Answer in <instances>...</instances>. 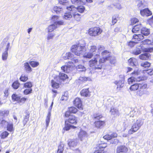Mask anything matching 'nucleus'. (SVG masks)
<instances>
[{
	"mask_svg": "<svg viewBox=\"0 0 153 153\" xmlns=\"http://www.w3.org/2000/svg\"><path fill=\"white\" fill-rule=\"evenodd\" d=\"M151 64L148 62H142L140 64V66L145 68H148L150 66Z\"/></svg>",
	"mask_w": 153,
	"mask_h": 153,
	"instance_id": "nucleus-40",
	"label": "nucleus"
},
{
	"mask_svg": "<svg viewBox=\"0 0 153 153\" xmlns=\"http://www.w3.org/2000/svg\"><path fill=\"white\" fill-rule=\"evenodd\" d=\"M9 135V133L6 131H3L0 134V136L1 139H4L7 137Z\"/></svg>",
	"mask_w": 153,
	"mask_h": 153,
	"instance_id": "nucleus-43",
	"label": "nucleus"
},
{
	"mask_svg": "<svg viewBox=\"0 0 153 153\" xmlns=\"http://www.w3.org/2000/svg\"><path fill=\"white\" fill-rule=\"evenodd\" d=\"M53 105V102H52L50 107L49 110L48 111L46 119V123L47 127H48V126L50 122V119L51 116V111Z\"/></svg>",
	"mask_w": 153,
	"mask_h": 153,
	"instance_id": "nucleus-20",
	"label": "nucleus"
},
{
	"mask_svg": "<svg viewBox=\"0 0 153 153\" xmlns=\"http://www.w3.org/2000/svg\"><path fill=\"white\" fill-rule=\"evenodd\" d=\"M140 48L138 49H136L135 51L133 52V53L135 55H137L141 53L143 51L144 52H151L153 51V48H145L143 49L141 47L139 46Z\"/></svg>",
	"mask_w": 153,
	"mask_h": 153,
	"instance_id": "nucleus-10",
	"label": "nucleus"
},
{
	"mask_svg": "<svg viewBox=\"0 0 153 153\" xmlns=\"http://www.w3.org/2000/svg\"><path fill=\"white\" fill-rule=\"evenodd\" d=\"M57 28V26L54 23L48 26V32H51L56 29Z\"/></svg>",
	"mask_w": 153,
	"mask_h": 153,
	"instance_id": "nucleus-31",
	"label": "nucleus"
},
{
	"mask_svg": "<svg viewBox=\"0 0 153 153\" xmlns=\"http://www.w3.org/2000/svg\"><path fill=\"white\" fill-rule=\"evenodd\" d=\"M9 114V111L7 110L0 111V115L2 116H7Z\"/></svg>",
	"mask_w": 153,
	"mask_h": 153,
	"instance_id": "nucleus-49",
	"label": "nucleus"
},
{
	"mask_svg": "<svg viewBox=\"0 0 153 153\" xmlns=\"http://www.w3.org/2000/svg\"><path fill=\"white\" fill-rule=\"evenodd\" d=\"M54 36L55 34L53 33H49L48 34L47 37V40H49L52 39Z\"/></svg>",
	"mask_w": 153,
	"mask_h": 153,
	"instance_id": "nucleus-56",
	"label": "nucleus"
},
{
	"mask_svg": "<svg viewBox=\"0 0 153 153\" xmlns=\"http://www.w3.org/2000/svg\"><path fill=\"white\" fill-rule=\"evenodd\" d=\"M85 43L83 44L78 43L72 45L71 48V51L77 56L82 55L86 50Z\"/></svg>",
	"mask_w": 153,
	"mask_h": 153,
	"instance_id": "nucleus-4",
	"label": "nucleus"
},
{
	"mask_svg": "<svg viewBox=\"0 0 153 153\" xmlns=\"http://www.w3.org/2000/svg\"><path fill=\"white\" fill-rule=\"evenodd\" d=\"M74 55L70 52H67L65 54V56L64 57L65 59H71L72 60L74 59Z\"/></svg>",
	"mask_w": 153,
	"mask_h": 153,
	"instance_id": "nucleus-27",
	"label": "nucleus"
},
{
	"mask_svg": "<svg viewBox=\"0 0 153 153\" xmlns=\"http://www.w3.org/2000/svg\"><path fill=\"white\" fill-rule=\"evenodd\" d=\"M8 53L7 51H5L2 54V59L4 60H6L7 58Z\"/></svg>",
	"mask_w": 153,
	"mask_h": 153,
	"instance_id": "nucleus-52",
	"label": "nucleus"
},
{
	"mask_svg": "<svg viewBox=\"0 0 153 153\" xmlns=\"http://www.w3.org/2000/svg\"><path fill=\"white\" fill-rule=\"evenodd\" d=\"M103 117L102 114L99 113H96L93 114L92 116V118L94 120H99Z\"/></svg>",
	"mask_w": 153,
	"mask_h": 153,
	"instance_id": "nucleus-22",
	"label": "nucleus"
},
{
	"mask_svg": "<svg viewBox=\"0 0 153 153\" xmlns=\"http://www.w3.org/2000/svg\"><path fill=\"white\" fill-rule=\"evenodd\" d=\"M143 124V122L141 119L137 120L136 122L132 125L131 128L128 131V134L131 135L136 132L140 129Z\"/></svg>",
	"mask_w": 153,
	"mask_h": 153,
	"instance_id": "nucleus-5",
	"label": "nucleus"
},
{
	"mask_svg": "<svg viewBox=\"0 0 153 153\" xmlns=\"http://www.w3.org/2000/svg\"><path fill=\"white\" fill-rule=\"evenodd\" d=\"M139 85L141 83H135L131 86L130 89L131 91H135L137 90L139 87Z\"/></svg>",
	"mask_w": 153,
	"mask_h": 153,
	"instance_id": "nucleus-36",
	"label": "nucleus"
},
{
	"mask_svg": "<svg viewBox=\"0 0 153 153\" xmlns=\"http://www.w3.org/2000/svg\"><path fill=\"white\" fill-rule=\"evenodd\" d=\"M105 151L103 150H96L93 153H105Z\"/></svg>",
	"mask_w": 153,
	"mask_h": 153,
	"instance_id": "nucleus-64",
	"label": "nucleus"
},
{
	"mask_svg": "<svg viewBox=\"0 0 153 153\" xmlns=\"http://www.w3.org/2000/svg\"><path fill=\"white\" fill-rule=\"evenodd\" d=\"M7 122L4 120H2L0 121V125L3 126L6 125Z\"/></svg>",
	"mask_w": 153,
	"mask_h": 153,
	"instance_id": "nucleus-59",
	"label": "nucleus"
},
{
	"mask_svg": "<svg viewBox=\"0 0 153 153\" xmlns=\"http://www.w3.org/2000/svg\"><path fill=\"white\" fill-rule=\"evenodd\" d=\"M148 22L150 25L153 23V15L149 19Z\"/></svg>",
	"mask_w": 153,
	"mask_h": 153,
	"instance_id": "nucleus-63",
	"label": "nucleus"
},
{
	"mask_svg": "<svg viewBox=\"0 0 153 153\" xmlns=\"http://www.w3.org/2000/svg\"><path fill=\"white\" fill-rule=\"evenodd\" d=\"M72 17V15L70 13H66L65 14L64 18L66 19H69Z\"/></svg>",
	"mask_w": 153,
	"mask_h": 153,
	"instance_id": "nucleus-51",
	"label": "nucleus"
},
{
	"mask_svg": "<svg viewBox=\"0 0 153 153\" xmlns=\"http://www.w3.org/2000/svg\"><path fill=\"white\" fill-rule=\"evenodd\" d=\"M24 67L25 71L27 73H29L32 71V68L28 62H26L24 63Z\"/></svg>",
	"mask_w": 153,
	"mask_h": 153,
	"instance_id": "nucleus-26",
	"label": "nucleus"
},
{
	"mask_svg": "<svg viewBox=\"0 0 153 153\" xmlns=\"http://www.w3.org/2000/svg\"><path fill=\"white\" fill-rule=\"evenodd\" d=\"M68 144L70 147H73L77 145V142L75 140H69L68 142Z\"/></svg>",
	"mask_w": 153,
	"mask_h": 153,
	"instance_id": "nucleus-37",
	"label": "nucleus"
},
{
	"mask_svg": "<svg viewBox=\"0 0 153 153\" xmlns=\"http://www.w3.org/2000/svg\"><path fill=\"white\" fill-rule=\"evenodd\" d=\"M137 43L136 42L130 41L127 43V45L130 47L132 48L134 47L135 45Z\"/></svg>",
	"mask_w": 153,
	"mask_h": 153,
	"instance_id": "nucleus-50",
	"label": "nucleus"
},
{
	"mask_svg": "<svg viewBox=\"0 0 153 153\" xmlns=\"http://www.w3.org/2000/svg\"><path fill=\"white\" fill-rule=\"evenodd\" d=\"M78 111L77 108L74 106H71L68 108L67 111L63 114L64 117H68L70 115H74L72 114H76Z\"/></svg>",
	"mask_w": 153,
	"mask_h": 153,
	"instance_id": "nucleus-8",
	"label": "nucleus"
},
{
	"mask_svg": "<svg viewBox=\"0 0 153 153\" xmlns=\"http://www.w3.org/2000/svg\"><path fill=\"white\" fill-rule=\"evenodd\" d=\"M102 57L100 58V54H96L94 58L89 61V66L95 70L101 69L105 62L110 60L112 57L111 53L107 50H104L101 53Z\"/></svg>",
	"mask_w": 153,
	"mask_h": 153,
	"instance_id": "nucleus-1",
	"label": "nucleus"
},
{
	"mask_svg": "<svg viewBox=\"0 0 153 153\" xmlns=\"http://www.w3.org/2000/svg\"><path fill=\"white\" fill-rule=\"evenodd\" d=\"M142 27L141 24L137 25L134 26L132 30V32L133 33H137L141 31Z\"/></svg>",
	"mask_w": 153,
	"mask_h": 153,
	"instance_id": "nucleus-21",
	"label": "nucleus"
},
{
	"mask_svg": "<svg viewBox=\"0 0 153 153\" xmlns=\"http://www.w3.org/2000/svg\"><path fill=\"white\" fill-rule=\"evenodd\" d=\"M13 102H16L19 104H24L27 100V99L25 97H21L16 93L13 94L11 96Z\"/></svg>",
	"mask_w": 153,
	"mask_h": 153,
	"instance_id": "nucleus-7",
	"label": "nucleus"
},
{
	"mask_svg": "<svg viewBox=\"0 0 153 153\" xmlns=\"http://www.w3.org/2000/svg\"><path fill=\"white\" fill-rule=\"evenodd\" d=\"M76 9L80 13H82L84 12L85 8L84 6L80 5L76 7Z\"/></svg>",
	"mask_w": 153,
	"mask_h": 153,
	"instance_id": "nucleus-47",
	"label": "nucleus"
},
{
	"mask_svg": "<svg viewBox=\"0 0 153 153\" xmlns=\"http://www.w3.org/2000/svg\"><path fill=\"white\" fill-rule=\"evenodd\" d=\"M102 32V29L99 26L92 27L88 30L89 35L92 37L98 36L101 34Z\"/></svg>",
	"mask_w": 153,
	"mask_h": 153,
	"instance_id": "nucleus-6",
	"label": "nucleus"
},
{
	"mask_svg": "<svg viewBox=\"0 0 153 153\" xmlns=\"http://www.w3.org/2000/svg\"><path fill=\"white\" fill-rule=\"evenodd\" d=\"M59 16H53L51 17V19L53 21H55L59 19Z\"/></svg>",
	"mask_w": 153,
	"mask_h": 153,
	"instance_id": "nucleus-62",
	"label": "nucleus"
},
{
	"mask_svg": "<svg viewBox=\"0 0 153 153\" xmlns=\"http://www.w3.org/2000/svg\"><path fill=\"white\" fill-rule=\"evenodd\" d=\"M141 32V33L144 36H147L150 34L149 30L146 27H142Z\"/></svg>",
	"mask_w": 153,
	"mask_h": 153,
	"instance_id": "nucleus-30",
	"label": "nucleus"
},
{
	"mask_svg": "<svg viewBox=\"0 0 153 153\" xmlns=\"http://www.w3.org/2000/svg\"><path fill=\"white\" fill-rule=\"evenodd\" d=\"M143 76H138L140 73L138 70H135L131 74V76L128 79V82L129 84L133 82H140L147 80L148 76L147 75L151 76L153 74V69H149L143 71Z\"/></svg>",
	"mask_w": 153,
	"mask_h": 153,
	"instance_id": "nucleus-2",
	"label": "nucleus"
},
{
	"mask_svg": "<svg viewBox=\"0 0 153 153\" xmlns=\"http://www.w3.org/2000/svg\"><path fill=\"white\" fill-rule=\"evenodd\" d=\"M137 112L136 111L133 110L130 111V117H133L136 114Z\"/></svg>",
	"mask_w": 153,
	"mask_h": 153,
	"instance_id": "nucleus-60",
	"label": "nucleus"
},
{
	"mask_svg": "<svg viewBox=\"0 0 153 153\" xmlns=\"http://www.w3.org/2000/svg\"><path fill=\"white\" fill-rule=\"evenodd\" d=\"M73 16L74 20L77 22L79 21L81 19V15L79 13H75L73 14Z\"/></svg>",
	"mask_w": 153,
	"mask_h": 153,
	"instance_id": "nucleus-39",
	"label": "nucleus"
},
{
	"mask_svg": "<svg viewBox=\"0 0 153 153\" xmlns=\"http://www.w3.org/2000/svg\"><path fill=\"white\" fill-rule=\"evenodd\" d=\"M30 65L33 68L37 66L39 64L38 62L35 61H31L29 62Z\"/></svg>",
	"mask_w": 153,
	"mask_h": 153,
	"instance_id": "nucleus-46",
	"label": "nucleus"
},
{
	"mask_svg": "<svg viewBox=\"0 0 153 153\" xmlns=\"http://www.w3.org/2000/svg\"><path fill=\"white\" fill-rule=\"evenodd\" d=\"M151 40L150 39H146L142 41V43L143 45H149L151 44Z\"/></svg>",
	"mask_w": 153,
	"mask_h": 153,
	"instance_id": "nucleus-57",
	"label": "nucleus"
},
{
	"mask_svg": "<svg viewBox=\"0 0 153 153\" xmlns=\"http://www.w3.org/2000/svg\"><path fill=\"white\" fill-rule=\"evenodd\" d=\"M66 65L62 66L61 69L63 72L65 73H69L70 70V68L73 66V62H68L66 63Z\"/></svg>",
	"mask_w": 153,
	"mask_h": 153,
	"instance_id": "nucleus-15",
	"label": "nucleus"
},
{
	"mask_svg": "<svg viewBox=\"0 0 153 153\" xmlns=\"http://www.w3.org/2000/svg\"><path fill=\"white\" fill-rule=\"evenodd\" d=\"M103 138L106 140H108L111 139V137L110 135L106 134L103 137Z\"/></svg>",
	"mask_w": 153,
	"mask_h": 153,
	"instance_id": "nucleus-58",
	"label": "nucleus"
},
{
	"mask_svg": "<svg viewBox=\"0 0 153 153\" xmlns=\"http://www.w3.org/2000/svg\"><path fill=\"white\" fill-rule=\"evenodd\" d=\"M93 53L90 52L85 53L83 55V57L84 58L91 59L93 56Z\"/></svg>",
	"mask_w": 153,
	"mask_h": 153,
	"instance_id": "nucleus-44",
	"label": "nucleus"
},
{
	"mask_svg": "<svg viewBox=\"0 0 153 153\" xmlns=\"http://www.w3.org/2000/svg\"><path fill=\"white\" fill-rule=\"evenodd\" d=\"M91 92L89 88L82 89L80 91L81 96L84 97H89L91 96Z\"/></svg>",
	"mask_w": 153,
	"mask_h": 153,
	"instance_id": "nucleus-14",
	"label": "nucleus"
},
{
	"mask_svg": "<svg viewBox=\"0 0 153 153\" xmlns=\"http://www.w3.org/2000/svg\"><path fill=\"white\" fill-rule=\"evenodd\" d=\"M128 149L125 146L120 145L118 146L116 149V153H126Z\"/></svg>",
	"mask_w": 153,
	"mask_h": 153,
	"instance_id": "nucleus-16",
	"label": "nucleus"
},
{
	"mask_svg": "<svg viewBox=\"0 0 153 153\" xmlns=\"http://www.w3.org/2000/svg\"><path fill=\"white\" fill-rule=\"evenodd\" d=\"M33 86L32 82L28 81L23 84V87L25 88H31Z\"/></svg>",
	"mask_w": 153,
	"mask_h": 153,
	"instance_id": "nucleus-38",
	"label": "nucleus"
},
{
	"mask_svg": "<svg viewBox=\"0 0 153 153\" xmlns=\"http://www.w3.org/2000/svg\"><path fill=\"white\" fill-rule=\"evenodd\" d=\"M62 8L60 7L55 6L53 7V10L57 13H59L61 10Z\"/></svg>",
	"mask_w": 153,
	"mask_h": 153,
	"instance_id": "nucleus-53",
	"label": "nucleus"
},
{
	"mask_svg": "<svg viewBox=\"0 0 153 153\" xmlns=\"http://www.w3.org/2000/svg\"><path fill=\"white\" fill-rule=\"evenodd\" d=\"M58 79V76H55L53 79L51 80V85L52 87L55 89H58L59 87L60 84L57 82Z\"/></svg>",
	"mask_w": 153,
	"mask_h": 153,
	"instance_id": "nucleus-17",
	"label": "nucleus"
},
{
	"mask_svg": "<svg viewBox=\"0 0 153 153\" xmlns=\"http://www.w3.org/2000/svg\"><path fill=\"white\" fill-rule=\"evenodd\" d=\"M32 88L26 89L23 91V93L25 95H28L31 93L32 92Z\"/></svg>",
	"mask_w": 153,
	"mask_h": 153,
	"instance_id": "nucleus-48",
	"label": "nucleus"
},
{
	"mask_svg": "<svg viewBox=\"0 0 153 153\" xmlns=\"http://www.w3.org/2000/svg\"><path fill=\"white\" fill-rule=\"evenodd\" d=\"M144 38V36L141 34H134L133 36L132 39L137 44Z\"/></svg>",
	"mask_w": 153,
	"mask_h": 153,
	"instance_id": "nucleus-19",
	"label": "nucleus"
},
{
	"mask_svg": "<svg viewBox=\"0 0 153 153\" xmlns=\"http://www.w3.org/2000/svg\"><path fill=\"white\" fill-rule=\"evenodd\" d=\"M58 76V78H59L60 80L62 81H64L68 78L66 74L61 72L59 73V76Z\"/></svg>",
	"mask_w": 153,
	"mask_h": 153,
	"instance_id": "nucleus-33",
	"label": "nucleus"
},
{
	"mask_svg": "<svg viewBox=\"0 0 153 153\" xmlns=\"http://www.w3.org/2000/svg\"><path fill=\"white\" fill-rule=\"evenodd\" d=\"M64 150V146L63 144H59L56 153H63Z\"/></svg>",
	"mask_w": 153,
	"mask_h": 153,
	"instance_id": "nucleus-45",
	"label": "nucleus"
},
{
	"mask_svg": "<svg viewBox=\"0 0 153 153\" xmlns=\"http://www.w3.org/2000/svg\"><path fill=\"white\" fill-rule=\"evenodd\" d=\"M20 83L18 80L14 81L12 84V87L14 89H17L20 86Z\"/></svg>",
	"mask_w": 153,
	"mask_h": 153,
	"instance_id": "nucleus-32",
	"label": "nucleus"
},
{
	"mask_svg": "<svg viewBox=\"0 0 153 153\" xmlns=\"http://www.w3.org/2000/svg\"><path fill=\"white\" fill-rule=\"evenodd\" d=\"M105 49V47L103 46L100 45L97 48L96 46L93 45L90 46V51L93 53V55L97 53L100 54L101 51Z\"/></svg>",
	"mask_w": 153,
	"mask_h": 153,
	"instance_id": "nucleus-9",
	"label": "nucleus"
},
{
	"mask_svg": "<svg viewBox=\"0 0 153 153\" xmlns=\"http://www.w3.org/2000/svg\"><path fill=\"white\" fill-rule=\"evenodd\" d=\"M54 23L57 27L58 26L64 25H65L64 22L63 20H60L56 22H55Z\"/></svg>",
	"mask_w": 153,
	"mask_h": 153,
	"instance_id": "nucleus-55",
	"label": "nucleus"
},
{
	"mask_svg": "<svg viewBox=\"0 0 153 153\" xmlns=\"http://www.w3.org/2000/svg\"><path fill=\"white\" fill-rule=\"evenodd\" d=\"M140 13L143 16H148L151 15L152 14V12L148 8L141 10Z\"/></svg>",
	"mask_w": 153,
	"mask_h": 153,
	"instance_id": "nucleus-18",
	"label": "nucleus"
},
{
	"mask_svg": "<svg viewBox=\"0 0 153 153\" xmlns=\"http://www.w3.org/2000/svg\"><path fill=\"white\" fill-rule=\"evenodd\" d=\"M136 59L132 57L130 58L128 60V62L129 65L131 66H135V62Z\"/></svg>",
	"mask_w": 153,
	"mask_h": 153,
	"instance_id": "nucleus-42",
	"label": "nucleus"
},
{
	"mask_svg": "<svg viewBox=\"0 0 153 153\" xmlns=\"http://www.w3.org/2000/svg\"><path fill=\"white\" fill-rule=\"evenodd\" d=\"M26 115L24 117V119L22 121V123L24 126L29 121L30 114L29 112H26Z\"/></svg>",
	"mask_w": 153,
	"mask_h": 153,
	"instance_id": "nucleus-24",
	"label": "nucleus"
},
{
	"mask_svg": "<svg viewBox=\"0 0 153 153\" xmlns=\"http://www.w3.org/2000/svg\"><path fill=\"white\" fill-rule=\"evenodd\" d=\"M77 68L82 69V70L81 71H85V67H84V66L81 65H78L77 66Z\"/></svg>",
	"mask_w": 153,
	"mask_h": 153,
	"instance_id": "nucleus-61",
	"label": "nucleus"
},
{
	"mask_svg": "<svg viewBox=\"0 0 153 153\" xmlns=\"http://www.w3.org/2000/svg\"><path fill=\"white\" fill-rule=\"evenodd\" d=\"M118 18V16L117 15L112 16L111 20L112 25H114L117 22Z\"/></svg>",
	"mask_w": 153,
	"mask_h": 153,
	"instance_id": "nucleus-41",
	"label": "nucleus"
},
{
	"mask_svg": "<svg viewBox=\"0 0 153 153\" xmlns=\"http://www.w3.org/2000/svg\"><path fill=\"white\" fill-rule=\"evenodd\" d=\"M20 80L23 82H25L27 81L28 79V76L25 74H22L19 78Z\"/></svg>",
	"mask_w": 153,
	"mask_h": 153,
	"instance_id": "nucleus-28",
	"label": "nucleus"
},
{
	"mask_svg": "<svg viewBox=\"0 0 153 153\" xmlns=\"http://www.w3.org/2000/svg\"><path fill=\"white\" fill-rule=\"evenodd\" d=\"M107 146V144L105 143H101L98 144L97 148V150H103Z\"/></svg>",
	"mask_w": 153,
	"mask_h": 153,
	"instance_id": "nucleus-25",
	"label": "nucleus"
},
{
	"mask_svg": "<svg viewBox=\"0 0 153 153\" xmlns=\"http://www.w3.org/2000/svg\"><path fill=\"white\" fill-rule=\"evenodd\" d=\"M87 134L86 131L80 130L78 134V137L81 140H82V139L87 136Z\"/></svg>",
	"mask_w": 153,
	"mask_h": 153,
	"instance_id": "nucleus-23",
	"label": "nucleus"
},
{
	"mask_svg": "<svg viewBox=\"0 0 153 153\" xmlns=\"http://www.w3.org/2000/svg\"><path fill=\"white\" fill-rule=\"evenodd\" d=\"M139 90L137 92V94L140 96H141L146 93L148 88L146 84H143L141 83L139 85Z\"/></svg>",
	"mask_w": 153,
	"mask_h": 153,
	"instance_id": "nucleus-11",
	"label": "nucleus"
},
{
	"mask_svg": "<svg viewBox=\"0 0 153 153\" xmlns=\"http://www.w3.org/2000/svg\"><path fill=\"white\" fill-rule=\"evenodd\" d=\"M131 24L134 25L137 23L139 22V20L137 18L135 17H133L131 19Z\"/></svg>",
	"mask_w": 153,
	"mask_h": 153,
	"instance_id": "nucleus-54",
	"label": "nucleus"
},
{
	"mask_svg": "<svg viewBox=\"0 0 153 153\" xmlns=\"http://www.w3.org/2000/svg\"><path fill=\"white\" fill-rule=\"evenodd\" d=\"M110 112L111 114L114 115V117L118 116L120 115L118 110L114 108L111 109Z\"/></svg>",
	"mask_w": 153,
	"mask_h": 153,
	"instance_id": "nucleus-34",
	"label": "nucleus"
},
{
	"mask_svg": "<svg viewBox=\"0 0 153 153\" xmlns=\"http://www.w3.org/2000/svg\"><path fill=\"white\" fill-rule=\"evenodd\" d=\"M65 121V126L63 128L64 131H68L71 128L75 129L77 127L73 125H76L78 123V117L75 115H70Z\"/></svg>",
	"mask_w": 153,
	"mask_h": 153,
	"instance_id": "nucleus-3",
	"label": "nucleus"
},
{
	"mask_svg": "<svg viewBox=\"0 0 153 153\" xmlns=\"http://www.w3.org/2000/svg\"><path fill=\"white\" fill-rule=\"evenodd\" d=\"M7 130L9 131L13 132L14 130V128L13 127V124L12 123H7Z\"/></svg>",
	"mask_w": 153,
	"mask_h": 153,
	"instance_id": "nucleus-29",
	"label": "nucleus"
},
{
	"mask_svg": "<svg viewBox=\"0 0 153 153\" xmlns=\"http://www.w3.org/2000/svg\"><path fill=\"white\" fill-rule=\"evenodd\" d=\"M106 121L105 120H98L95 121L94 123L95 127L97 128H102L106 125Z\"/></svg>",
	"mask_w": 153,
	"mask_h": 153,
	"instance_id": "nucleus-12",
	"label": "nucleus"
},
{
	"mask_svg": "<svg viewBox=\"0 0 153 153\" xmlns=\"http://www.w3.org/2000/svg\"><path fill=\"white\" fill-rule=\"evenodd\" d=\"M73 104L79 109L82 110L83 107L81 99L79 97H76L73 101Z\"/></svg>",
	"mask_w": 153,
	"mask_h": 153,
	"instance_id": "nucleus-13",
	"label": "nucleus"
},
{
	"mask_svg": "<svg viewBox=\"0 0 153 153\" xmlns=\"http://www.w3.org/2000/svg\"><path fill=\"white\" fill-rule=\"evenodd\" d=\"M150 56V55L147 53L142 54L140 55L139 57V58L142 60H147L149 59Z\"/></svg>",
	"mask_w": 153,
	"mask_h": 153,
	"instance_id": "nucleus-35",
	"label": "nucleus"
}]
</instances>
